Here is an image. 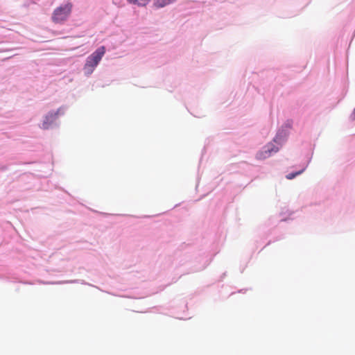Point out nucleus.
Listing matches in <instances>:
<instances>
[{
    "mask_svg": "<svg viewBox=\"0 0 355 355\" xmlns=\"http://www.w3.org/2000/svg\"><path fill=\"white\" fill-rule=\"evenodd\" d=\"M105 52V46H101L86 58L85 63L83 69L85 76H89L94 72Z\"/></svg>",
    "mask_w": 355,
    "mask_h": 355,
    "instance_id": "f257e3e1",
    "label": "nucleus"
},
{
    "mask_svg": "<svg viewBox=\"0 0 355 355\" xmlns=\"http://www.w3.org/2000/svg\"><path fill=\"white\" fill-rule=\"evenodd\" d=\"M72 4L67 3L55 8L52 15V20L55 23H61L67 19L71 12Z\"/></svg>",
    "mask_w": 355,
    "mask_h": 355,
    "instance_id": "f03ea898",
    "label": "nucleus"
},
{
    "mask_svg": "<svg viewBox=\"0 0 355 355\" xmlns=\"http://www.w3.org/2000/svg\"><path fill=\"white\" fill-rule=\"evenodd\" d=\"M64 111L62 108H59L55 112L48 113L42 122V128L43 129H48L51 124H52L60 115H63Z\"/></svg>",
    "mask_w": 355,
    "mask_h": 355,
    "instance_id": "7ed1b4c3",
    "label": "nucleus"
},
{
    "mask_svg": "<svg viewBox=\"0 0 355 355\" xmlns=\"http://www.w3.org/2000/svg\"><path fill=\"white\" fill-rule=\"evenodd\" d=\"M277 151L278 148L274 145H268L266 147V150L264 151H261L257 153V157L260 159H266L270 157L272 153H276Z\"/></svg>",
    "mask_w": 355,
    "mask_h": 355,
    "instance_id": "20e7f679",
    "label": "nucleus"
},
{
    "mask_svg": "<svg viewBox=\"0 0 355 355\" xmlns=\"http://www.w3.org/2000/svg\"><path fill=\"white\" fill-rule=\"evenodd\" d=\"M176 1L177 0H155L153 6L156 8H162L168 5L175 3Z\"/></svg>",
    "mask_w": 355,
    "mask_h": 355,
    "instance_id": "39448f33",
    "label": "nucleus"
},
{
    "mask_svg": "<svg viewBox=\"0 0 355 355\" xmlns=\"http://www.w3.org/2000/svg\"><path fill=\"white\" fill-rule=\"evenodd\" d=\"M303 171H304V170H301V171L295 172V173H291L288 174L286 177L288 180H292L294 178H295L297 175L301 174Z\"/></svg>",
    "mask_w": 355,
    "mask_h": 355,
    "instance_id": "423d86ee",
    "label": "nucleus"
},
{
    "mask_svg": "<svg viewBox=\"0 0 355 355\" xmlns=\"http://www.w3.org/2000/svg\"><path fill=\"white\" fill-rule=\"evenodd\" d=\"M129 3L135 4L138 6V1L137 0H126Z\"/></svg>",
    "mask_w": 355,
    "mask_h": 355,
    "instance_id": "0eeeda50",
    "label": "nucleus"
}]
</instances>
